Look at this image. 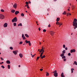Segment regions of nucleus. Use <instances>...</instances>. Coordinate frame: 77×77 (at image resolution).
<instances>
[{
    "label": "nucleus",
    "mask_w": 77,
    "mask_h": 77,
    "mask_svg": "<svg viewBox=\"0 0 77 77\" xmlns=\"http://www.w3.org/2000/svg\"><path fill=\"white\" fill-rule=\"evenodd\" d=\"M53 73H54V77H57V74L58 73H57V71L56 70L54 71L53 72Z\"/></svg>",
    "instance_id": "f257e3e1"
},
{
    "label": "nucleus",
    "mask_w": 77,
    "mask_h": 77,
    "mask_svg": "<svg viewBox=\"0 0 77 77\" xmlns=\"http://www.w3.org/2000/svg\"><path fill=\"white\" fill-rule=\"evenodd\" d=\"M17 17H15L12 20V22L13 23H14V22H17Z\"/></svg>",
    "instance_id": "f03ea898"
},
{
    "label": "nucleus",
    "mask_w": 77,
    "mask_h": 77,
    "mask_svg": "<svg viewBox=\"0 0 77 77\" xmlns=\"http://www.w3.org/2000/svg\"><path fill=\"white\" fill-rule=\"evenodd\" d=\"M4 18H5V16L4 15H3V14H0V19L3 20Z\"/></svg>",
    "instance_id": "7ed1b4c3"
},
{
    "label": "nucleus",
    "mask_w": 77,
    "mask_h": 77,
    "mask_svg": "<svg viewBox=\"0 0 77 77\" xmlns=\"http://www.w3.org/2000/svg\"><path fill=\"white\" fill-rule=\"evenodd\" d=\"M25 42L26 44H28L29 46H31V43L30 41H28L27 40H25Z\"/></svg>",
    "instance_id": "20e7f679"
},
{
    "label": "nucleus",
    "mask_w": 77,
    "mask_h": 77,
    "mask_svg": "<svg viewBox=\"0 0 77 77\" xmlns=\"http://www.w3.org/2000/svg\"><path fill=\"white\" fill-rule=\"evenodd\" d=\"M56 24L57 25H59L60 26H61L62 25V23L61 22H57L56 23Z\"/></svg>",
    "instance_id": "39448f33"
},
{
    "label": "nucleus",
    "mask_w": 77,
    "mask_h": 77,
    "mask_svg": "<svg viewBox=\"0 0 77 77\" xmlns=\"http://www.w3.org/2000/svg\"><path fill=\"white\" fill-rule=\"evenodd\" d=\"M50 33L51 35V36H53V35H54V32H53V31H51L50 32Z\"/></svg>",
    "instance_id": "423d86ee"
},
{
    "label": "nucleus",
    "mask_w": 77,
    "mask_h": 77,
    "mask_svg": "<svg viewBox=\"0 0 77 77\" xmlns=\"http://www.w3.org/2000/svg\"><path fill=\"white\" fill-rule=\"evenodd\" d=\"M75 52V50L73 49H72V50H70V53H74Z\"/></svg>",
    "instance_id": "0eeeda50"
},
{
    "label": "nucleus",
    "mask_w": 77,
    "mask_h": 77,
    "mask_svg": "<svg viewBox=\"0 0 77 77\" xmlns=\"http://www.w3.org/2000/svg\"><path fill=\"white\" fill-rule=\"evenodd\" d=\"M13 8H15V9H17V5L16 4H15L13 6Z\"/></svg>",
    "instance_id": "6e6552de"
},
{
    "label": "nucleus",
    "mask_w": 77,
    "mask_h": 77,
    "mask_svg": "<svg viewBox=\"0 0 77 77\" xmlns=\"http://www.w3.org/2000/svg\"><path fill=\"white\" fill-rule=\"evenodd\" d=\"M4 27H8V23H5L3 25Z\"/></svg>",
    "instance_id": "1a4fd4ad"
},
{
    "label": "nucleus",
    "mask_w": 77,
    "mask_h": 77,
    "mask_svg": "<svg viewBox=\"0 0 77 77\" xmlns=\"http://www.w3.org/2000/svg\"><path fill=\"white\" fill-rule=\"evenodd\" d=\"M19 56L20 57V58H22V57H23V54L21 53L19 54Z\"/></svg>",
    "instance_id": "9d476101"
},
{
    "label": "nucleus",
    "mask_w": 77,
    "mask_h": 77,
    "mask_svg": "<svg viewBox=\"0 0 77 77\" xmlns=\"http://www.w3.org/2000/svg\"><path fill=\"white\" fill-rule=\"evenodd\" d=\"M20 13V12H19V11H15V15H17V14H19Z\"/></svg>",
    "instance_id": "9b49d317"
},
{
    "label": "nucleus",
    "mask_w": 77,
    "mask_h": 77,
    "mask_svg": "<svg viewBox=\"0 0 77 77\" xmlns=\"http://www.w3.org/2000/svg\"><path fill=\"white\" fill-rule=\"evenodd\" d=\"M73 26H74V29H76V28H77V25H74L73 24Z\"/></svg>",
    "instance_id": "f8f14e48"
},
{
    "label": "nucleus",
    "mask_w": 77,
    "mask_h": 77,
    "mask_svg": "<svg viewBox=\"0 0 77 77\" xmlns=\"http://www.w3.org/2000/svg\"><path fill=\"white\" fill-rule=\"evenodd\" d=\"M6 63L7 64H10L11 63V62L9 60H7L6 61Z\"/></svg>",
    "instance_id": "ddd939ff"
},
{
    "label": "nucleus",
    "mask_w": 77,
    "mask_h": 77,
    "mask_svg": "<svg viewBox=\"0 0 77 77\" xmlns=\"http://www.w3.org/2000/svg\"><path fill=\"white\" fill-rule=\"evenodd\" d=\"M61 76V77H65L64 75H63V73H62Z\"/></svg>",
    "instance_id": "4468645a"
},
{
    "label": "nucleus",
    "mask_w": 77,
    "mask_h": 77,
    "mask_svg": "<svg viewBox=\"0 0 77 77\" xmlns=\"http://www.w3.org/2000/svg\"><path fill=\"white\" fill-rule=\"evenodd\" d=\"M13 53L15 54V55H17V53L15 51H13Z\"/></svg>",
    "instance_id": "2eb2a0df"
},
{
    "label": "nucleus",
    "mask_w": 77,
    "mask_h": 77,
    "mask_svg": "<svg viewBox=\"0 0 77 77\" xmlns=\"http://www.w3.org/2000/svg\"><path fill=\"white\" fill-rule=\"evenodd\" d=\"M73 65H77V63L76 61L74 62V63L73 64Z\"/></svg>",
    "instance_id": "dca6fc26"
},
{
    "label": "nucleus",
    "mask_w": 77,
    "mask_h": 77,
    "mask_svg": "<svg viewBox=\"0 0 77 77\" xmlns=\"http://www.w3.org/2000/svg\"><path fill=\"white\" fill-rule=\"evenodd\" d=\"M44 51V48H42L40 50V53H41L42 51Z\"/></svg>",
    "instance_id": "f3484780"
},
{
    "label": "nucleus",
    "mask_w": 77,
    "mask_h": 77,
    "mask_svg": "<svg viewBox=\"0 0 77 77\" xmlns=\"http://www.w3.org/2000/svg\"><path fill=\"white\" fill-rule=\"evenodd\" d=\"M25 36L26 38H29V35H27V34H25Z\"/></svg>",
    "instance_id": "a211bd4d"
},
{
    "label": "nucleus",
    "mask_w": 77,
    "mask_h": 77,
    "mask_svg": "<svg viewBox=\"0 0 77 77\" xmlns=\"http://www.w3.org/2000/svg\"><path fill=\"white\" fill-rule=\"evenodd\" d=\"M59 20H60V18H59V17L57 18L56 21H57V22H58V21H59Z\"/></svg>",
    "instance_id": "6ab92c4d"
},
{
    "label": "nucleus",
    "mask_w": 77,
    "mask_h": 77,
    "mask_svg": "<svg viewBox=\"0 0 77 77\" xmlns=\"http://www.w3.org/2000/svg\"><path fill=\"white\" fill-rule=\"evenodd\" d=\"M63 15H66V11H64L63 13H62Z\"/></svg>",
    "instance_id": "aec40b11"
},
{
    "label": "nucleus",
    "mask_w": 77,
    "mask_h": 77,
    "mask_svg": "<svg viewBox=\"0 0 77 77\" xmlns=\"http://www.w3.org/2000/svg\"><path fill=\"white\" fill-rule=\"evenodd\" d=\"M66 53V50H64L62 51V53H63V54H65Z\"/></svg>",
    "instance_id": "412c9836"
},
{
    "label": "nucleus",
    "mask_w": 77,
    "mask_h": 77,
    "mask_svg": "<svg viewBox=\"0 0 77 77\" xmlns=\"http://www.w3.org/2000/svg\"><path fill=\"white\" fill-rule=\"evenodd\" d=\"M15 12V10H12L11 11V12H12V13H14Z\"/></svg>",
    "instance_id": "4be33fe9"
},
{
    "label": "nucleus",
    "mask_w": 77,
    "mask_h": 77,
    "mask_svg": "<svg viewBox=\"0 0 77 77\" xmlns=\"http://www.w3.org/2000/svg\"><path fill=\"white\" fill-rule=\"evenodd\" d=\"M73 70H74V69L73 68L71 69V73L72 74L73 73Z\"/></svg>",
    "instance_id": "5701e85b"
},
{
    "label": "nucleus",
    "mask_w": 77,
    "mask_h": 77,
    "mask_svg": "<svg viewBox=\"0 0 77 77\" xmlns=\"http://www.w3.org/2000/svg\"><path fill=\"white\" fill-rule=\"evenodd\" d=\"M61 57H62L63 56H64V54L63 53H62V54H60V55Z\"/></svg>",
    "instance_id": "b1692460"
},
{
    "label": "nucleus",
    "mask_w": 77,
    "mask_h": 77,
    "mask_svg": "<svg viewBox=\"0 0 77 77\" xmlns=\"http://www.w3.org/2000/svg\"><path fill=\"white\" fill-rule=\"evenodd\" d=\"M45 56L43 55V56L41 57L40 58H41V59H43V58H45Z\"/></svg>",
    "instance_id": "393cba45"
},
{
    "label": "nucleus",
    "mask_w": 77,
    "mask_h": 77,
    "mask_svg": "<svg viewBox=\"0 0 77 77\" xmlns=\"http://www.w3.org/2000/svg\"><path fill=\"white\" fill-rule=\"evenodd\" d=\"M13 25H14V26L15 27V26H17V23H14Z\"/></svg>",
    "instance_id": "a878e982"
},
{
    "label": "nucleus",
    "mask_w": 77,
    "mask_h": 77,
    "mask_svg": "<svg viewBox=\"0 0 77 77\" xmlns=\"http://www.w3.org/2000/svg\"><path fill=\"white\" fill-rule=\"evenodd\" d=\"M18 26H22V23H20L18 25Z\"/></svg>",
    "instance_id": "bb28decb"
},
{
    "label": "nucleus",
    "mask_w": 77,
    "mask_h": 77,
    "mask_svg": "<svg viewBox=\"0 0 77 77\" xmlns=\"http://www.w3.org/2000/svg\"><path fill=\"white\" fill-rule=\"evenodd\" d=\"M8 69H10L11 68V66H10V65H8Z\"/></svg>",
    "instance_id": "cd10ccee"
},
{
    "label": "nucleus",
    "mask_w": 77,
    "mask_h": 77,
    "mask_svg": "<svg viewBox=\"0 0 77 77\" xmlns=\"http://www.w3.org/2000/svg\"><path fill=\"white\" fill-rule=\"evenodd\" d=\"M43 54H42V53H41L40 55V58L41 57H42V56Z\"/></svg>",
    "instance_id": "c85d7f7f"
},
{
    "label": "nucleus",
    "mask_w": 77,
    "mask_h": 77,
    "mask_svg": "<svg viewBox=\"0 0 77 77\" xmlns=\"http://www.w3.org/2000/svg\"><path fill=\"white\" fill-rule=\"evenodd\" d=\"M21 15L22 17H24V14L23 13H22L21 14Z\"/></svg>",
    "instance_id": "c756f323"
},
{
    "label": "nucleus",
    "mask_w": 77,
    "mask_h": 77,
    "mask_svg": "<svg viewBox=\"0 0 77 77\" xmlns=\"http://www.w3.org/2000/svg\"><path fill=\"white\" fill-rule=\"evenodd\" d=\"M1 12H5V11H4V10L2 9L1 10Z\"/></svg>",
    "instance_id": "7c9ffc66"
},
{
    "label": "nucleus",
    "mask_w": 77,
    "mask_h": 77,
    "mask_svg": "<svg viewBox=\"0 0 77 77\" xmlns=\"http://www.w3.org/2000/svg\"><path fill=\"white\" fill-rule=\"evenodd\" d=\"M23 38V40H24V39H26V37L25 36L23 37H22Z\"/></svg>",
    "instance_id": "2f4dec72"
},
{
    "label": "nucleus",
    "mask_w": 77,
    "mask_h": 77,
    "mask_svg": "<svg viewBox=\"0 0 77 77\" xmlns=\"http://www.w3.org/2000/svg\"><path fill=\"white\" fill-rule=\"evenodd\" d=\"M72 10H73V9L74 8H75V6H72Z\"/></svg>",
    "instance_id": "473e14b6"
},
{
    "label": "nucleus",
    "mask_w": 77,
    "mask_h": 77,
    "mask_svg": "<svg viewBox=\"0 0 77 77\" xmlns=\"http://www.w3.org/2000/svg\"><path fill=\"white\" fill-rule=\"evenodd\" d=\"M66 57H65V56H63V57H62V59H65V58H66Z\"/></svg>",
    "instance_id": "72a5a7b5"
},
{
    "label": "nucleus",
    "mask_w": 77,
    "mask_h": 77,
    "mask_svg": "<svg viewBox=\"0 0 77 77\" xmlns=\"http://www.w3.org/2000/svg\"><path fill=\"white\" fill-rule=\"evenodd\" d=\"M46 76H48L49 75V73H47L46 74Z\"/></svg>",
    "instance_id": "f704fd0d"
},
{
    "label": "nucleus",
    "mask_w": 77,
    "mask_h": 77,
    "mask_svg": "<svg viewBox=\"0 0 77 77\" xmlns=\"http://www.w3.org/2000/svg\"><path fill=\"white\" fill-rule=\"evenodd\" d=\"M23 44V42H20L19 43V44L21 45V44Z\"/></svg>",
    "instance_id": "c9c22d12"
},
{
    "label": "nucleus",
    "mask_w": 77,
    "mask_h": 77,
    "mask_svg": "<svg viewBox=\"0 0 77 77\" xmlns=\"http://www.w3.org/2000/svg\"><path fill=\"white\" fill-rule=\"evenodd\" d=\"M43 32H46V29H43Z\"/></svg>",
    "instance_id": "e433bc0d"
},
{
    "label": "nucleus",
    "mask_w": 77,
    "mask_h": 77,
    "mask_svg": "<svg viewBox=\"0 0 77 77\" xmlns=\"http://www.w3.org/2000/svg\"><path fill=\"white\" fill-rule=\"evenodd\" d=\"M10 49H11V50H13V48L12 47H11L10 48Z\"/></svg>",
    "instance_id": "4c0bfd02"
},
{
    "label": "nucleus",
    "mask_w": 77,
    "mask_h": 77,
    "mask_svg": "<svg viewBox=\"0 0 77 77\" xmlns=\"http://www.w3.org/2000/svg\"><path fill=\"white\" fill-rule=\"evenodd\" d=\"M39 57H38L37 58L36 60H38V59L39 58Z\"/></svg>",
    "instance_id": "58836bf2"
},
{
    "label": "nucleus",
    "mask_w": 77,
    "mask_h": 77,
    "mask_svg": "<svg viewBox=\"0 0 77 77\" xmlns=\"http://www.w3.org/2000/svg\"><path fill=\"white\" fill-rule=\"evenodd\" d=\"M69 14H70V13H68L67 14L66 16H68V15H69Z\"/></svg>",
    "instance_id": "ea45409f"
},
{
    "label": "nucleus",
    "mask_w": 77,
    "mask_h": 77,
    "mask_svg": "<svg viewBox=\"0 0 77 77\" xmlns=\"http://www.w3.org/2000/svg\"><path fill=\"white\" fill-rule=\"evenodd\" d=\"M1 67H2L3 69H4V68H5V66H2Z\"/></svg>",
    "instance_id": "a19ab883"
},
{
    "label": "nucleus",
    "mask_w": 77,
    "mask_h": 77,
    "mask_svg": "<svg viewBox=\"0 0 77 77\" xmlns=\"http://www.w3.org/2000/svg\"><path fill=\"white\" fill-rule=\"evenodd\" d=\"M63 48H65V45H63Z\"/></svg>",
    "instance_id": "79ce46f5"
},
{
    "label": "nucleus",
    "mask_w": 77,
    "mask_h": 77,
    "mask_svg": "<svg viewBox=\"0 0 77 77\" xmlns=\"http://www.w3.org/2000/svg\"><path fill=\"white\" fill-rule=\"evenodd\" d=\"M24 36V34H23L22 35V38H23Z\"/></svg>",
    "instance_id": "37998d69"
},
{
    "label": "nucleus",
    "mask_w": 77,
    "mask_h": 77,
    "mask_svg": "<svg viewBox=\"0 0 77 77\" xmlns=\"http://www.w3.org/2000/svg\"><path fill=\"white\" fill-rule=\"evenodd\" d=\"M26 5H28V4H29V3L28 2H26Z\"/></svg>",
    "instance_id": "c03bdc74"
},
{
    "label": "nucleus",
    "mask_w": 77,
    "mask_h": 77,
    "mask_svg": "<svg viewBox=\"0 0 77 77\" xmlns=\"http://www.w3.org/2000/svg\"><path fill=\"white\" fill-rule=\"evenodd\" d=\"M68 56H71V53H69L68 54Z\"/></svg>",
    "instance_id": "a18cd8bd"
},
{
    "label": "nucleus",
    "mask_w": 77,
    "mask_h": 77,
    "mask_svg": "<svg viewBox=\"0 0 77 77\" xmlns=\"http://www.w3.org/2000/svg\"><path fill=\"white\" fill-rule=\"evenodd\" d=\"M28 3H29V4H31V2H30V1H28Z\"/></svg>",
    "instance_id": "49530a36"
},
{
    "label": "nucleus",
    "mask_w": 77,
    "mask_h": 77,
    "mask_svg": "<svg viewBox=\"0 0 77 77\" xmlns=\"http://www.w3.org/2000/svg\"><path fill=\"white\" fill-rule=\"evenodd\" d=\"M65 50H68V48L67 47L65 48Z\"/></svg>",
    "instance_id": "de8ad7c7"
},
{
    "label": "nucleus",
    "mask_w": 77,
    "mask_h": 77,
    "mask_svg": "<svg viewBox=\"0 0 77 77\" xmlns=\"http://www.w3.org/2000/svg\"><path fill=\"white\" fill-rule=\"evenodd\" d=\"M1 59L2 60H4L3 59L2 57H1Z\"/></svg>",
    "instance_id": "09e8293b"
},
{
    "label": "nucleus",
    "mask_w": 77,
    "mask_h": 77,
    "mask_svg": "<svg viewBox=\"0 0 77 77\" xmlns=\"http://www.w3.org/2000/svg\"><path fill=\"white\" fill-rule=\"evenodd\" d=\"M15 51L17 53L18 52V51L16 50Z\"/></svg>",
    "instance_id": "8fccbe9b"
},
{
    "label": "nucleus",
    "mask_w": 77,
    "mask_h": 77,
    "mask_svg": "<svg viewBox=\"0 0 77 77\" xmlns=\"http://www.w3.org/2000/svg\"><path fill=\"white\" fill-rule=\"evenodd\" d=\"M48 27H51V25H50V24H49L48 25Z\"/></svg>",
    "instance_id": "3c124183"
},
{
    "label": "nucleus",
    "mask_w": 77,
    "mask_h": 77,
    "mask_svg": "<svg viewBox=\"0 0 77 77\" xmlns=\"http://www.w3.org/2000/svg\"><path fill=\"white\" fill-rule=\"evenodd\" d=\"M43 70V69H40V70L41 71H42Z\"/></svg>",
    "instance_id": "603ef678"
},
{
    "label": "nucleus",
    "mask_w": 77,
    "mask_h": 77,
    "mask_svg": "<svg viewBox=\"0 0 77 77\" xmlns=\"http://www.w3.org/2000/svg\"><path fill=\"white\" fill-rule=\"evenodd\" d=\"M35 57V55H33L32 56V57Z\"/></svg>",
    "instance_id": "864d4df0"
},
{
    "label": "nucleus",
    "mask_w": 77,
    "mask_h": 77,
    "mask_svg": "<svg viewBox=\"0 0 77 77\" xmlns=\"http://www.w3.org/2000/svg\"><path fill=\"white\" fill-rule=\"evenodd\" d=\"M42 53H42V54H43V53H44V51H42Z\"/></svg>",
    "instance_id": "5fc2aeb1"
},
{
    "label": "nucleus",
    "mask_w": 77,
    "mask_h": 77,
    "mask_svg": "<svg viewBox=\"0 0 77 77\" xmlns=\"http://www.w3.org/2000/svg\"><path fill=\"white\" fill-rule=\"evenodd\" d=\"M63 60L64 61H66V59H64Z\"/></svg>",
    "instance_id": "6e6d98bb"
},
{
    "label": "nucleus",
    "mask_w": 77,
    "mask_h": 77,
    "mask_svg": "<svg viewBox=\"0 0 77 77\" xmlns=\"http://www.w3.org/2000/svg\"><path fill=\"white\" fill-rule=\"evenodd\" d=\"M38 51H39V52H40V49H38Z\"/></svg>",
    "instance_id": "4d7b16f0"
},
{
    "label": "nucleus",
    "mask_w": 77,
    "mask_h": 77,
    "mask_svg": "<svg viewBox=\"0 0 77 77\" xmlns=\"http://www.w3.org/2000/svg\"><path fill=\"white\" fill-rule=\"evenodd\" d=\"M38 30H39V31H40V30H41V29H40V28H38Z\"/></svg>",
    "instance_id": "13d9d810"
},
{
    "label": "nucleus",
    "mask_w": 77,
    "mask_h": 77,
    "mask_svg": "<svg viewBox=\"0 0 77 77\" xmlns=\"http://www.w3.org/2000/svg\"><path fill=\"white\" fill-rule=\"evenodd\" d=\"M27 8L28 9H29V6H27Z\"/></svg>",
    "instance_id": "bf43d9fd"
},
{
    "label": "nucleus",
    "mask_w": 77,
    "mask_h": 77,
    "mask_svg": "<svg viewBox=\"0 0 77 77\" xmlns=\"http://www.w3.org/2000/svg\"><path fill=\"white\" fill-rule=\"evenodd\" d=\"M23 45H26V43H24L23 44Z\"/></svg>",
    "instance_id": "052dcab7"
},
{
    "label": "nucleus",
    "mask_w": 77,
    "mask_h": 77,
    "mask_svg": "<svg viewBox=\"0 0 77 77\" xmlns=\"http://www.w3.org/2000/svg\"><path fill=\"white\" fill-rule=\"evenodd\" d=\"M28 6H29L28 5H25V6L26 7H27Z\"/></svg>",
    "instance_id": "680f3d73"
},
{
    "label": "nucleus",
    "mask_w": 77,
    "mask_h": 77,
    "mask_svg": "<svg viewBox=\"0 0 77 77\" xmlns=\"http://www.w3.org/2000/svg\"><path fill=\"white\" fill-rule=\"evenodd\" d=\"M39 45H41V42H39Z\"/></svg>",
    "instance_id": "e2e57ef3"
},
{
    "label": "nucleus",
    "mask_w": 77,
    "mask_h": 77,
    "mask_svg": "<svg viewBox=\"0 0 77 77\" xmlns=\"http://www.w3.org/2000/svg\"><path fill=\"white\" fill-rule=\"evenodd\" d=\"M54 2H56L57 1V0H54Z\"/></svg>",
    "instance_id": "0e129e2a"
},
{
    "label": "nucleus",
    "mask_w": 77,
    "mask_h": 77,
    "mask_svg": "<svg viewBox=\"0 0 77 77\" xmlns=\"http://www.w3.org/2000/svg\"><path fill=\"white\" fill-rule=\"evenodd\" d=\"M68 11H69V9H68Z\"/></svg>",
    "instance_id": "69168bd1"
},
{
    "label": "nucleus",
    "mask_w": 77,
    "mask_h": 77,
    "mask_svg": "<svg viewBox=\"0 0 77 77\" xmlns=\"http://www.w3.org/2000/svg\"><path fill=\"white\" fill-rule=\"evenodd\" d=\"M21 66H20V65H19V67H20Z\"/></svg>",
    "instance_id": "338daca9"
},
{
    "label": "nucleus",
    "mask_w": 77,
    "mask_h": 77,
    "mask_svg": "<svg viewBox=\"0 0 77 77\" xmlns=\"http://www.w3.org/2000/svg\"><path fill=\"white\" fill-rule=\"evenodd\" d=\"M36 24H38V21H36Z\"/></svg>",
    "instance_id": "774afa93"
}]
</instances>
